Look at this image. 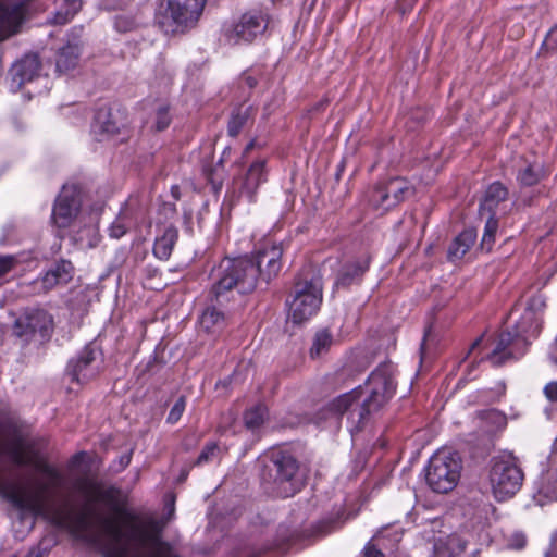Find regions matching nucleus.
Masks as SVG:
<instances>
[{
    "mask_svg": "<svg viewBox=\"0 0 557 557\" xmlns=\"http://www.w3.org/2000/svg\"><path fill=\"white\" fill-rule=\"evenodd\" d=\"M15 263V259L12 256H0V277L10 272Z\"/></svg>",
    "mask_w": 557,
    "mask_h": 557,
    "instance_id": "obj_41",
    "label": "nucleus"
},
{
    "mask_svg": "<svg viewBox=\"0 0 557 557\" xmlns=\"http://www.w3.org/2000/svg\"><path fill=\"white\" fill-rule=\"evenodd\" d=\"M394 369L389 363L379 366L369 376L364 388L358 387L334 399L330 410L347 413L348 420L359 426L368 414L382 408L394 395Z\"/></svg>",
    "mask_w": 557,
    "mask_h": 557,
    "instance_id": "obj_4",
    "label": "nucleus"
},
{
    "mask_svg": "<svg viewBox=\"0 0 557 557\" xmlns=\"http://www.w3.org/2000/svg\"><path fill=\"white\" fill-rule=\"evenodd\" d=\"M476 238L474 231L466 230L460 233L448 248V258L451 260L462 258L472 247Z\"/></svg>",
    "mask_w": 557,
    "mask_h": 557,
    "instance_id": "obj_24",
    "label": "nucleus"
},
{
    "mask_svg": "<svg viewBox=\"0 0 557 557\" xmlns=\"http://www.w3.org/2000/svg\"><path fill=\"white\" fill-rule=\"evenodd\" d=\"M523 473L512 455L494 458L490 472L493 495L499 502L509 499L521 487Z\"/></svg>",
    "mask_w": 557,
    "mask_h": 557,
    "instance_id": "obj_7",
    "label": "nucleus"
},
{
    "mask_svg": "<svg viewBox=\"0 0 557 557\" xmlns=\"http://www.w3.org/2000/svg\"><path fill=\"white\" fill-rule=\"evenodd\" d=\"M269 16L262 11H248L225 29V36L232 44H249L263 35Z\"/></svg>",
    "mask_w": 557,
    "mask_h": 557,
    "instance_id": "obj_12",
    "label": "nucleus"
},
{
    "mask_svg": "<svg viewBox=\"0 0 557 557\" xmlns=\"http://www.w3.org/2000/svg\"><path fill=\"white\" fill-rule=\"evenodd\" d=\"M128 224L127 216L125 214H119L109 227L110 237L120 239L127 232Z\"/></svg>",
    "mask_w": 557,
    "mask_h": 557,
    "instance_id": "obj_37",
    "label": "nucleus"
},
{
    "mask_svg": "<svg viewBox=\"0 0 557 557\" xmlns=\"http://www.w3.org/2000/svg\"><path fill=\"white\" fill-rule=\"evenodd\" d=\"M482 342V337L476 338L470 347L469 354H471Z\"/></svg>",
    "mask_w": 557,
    "mask_h": 557,
    "instance_id": "obj_47",
    "label": "nucleus"
},
{
    "mask_svg": "<svg viewBox=\"0 0 557 557\" xmlns=\"http://www.w3.org/2000/svg\"><path fill=\"white\" fill-rule=\"evenodd\" d=\"M78 47L76 45H67L62 48L57 59V70L66 73L74 69L78 61Z\"/></svg>",
    "mask_w": 557,
    "mask_h": 557,
    "instance_id": "obj_26",
    "label": "nucleus"
},
{
    "mask_svg": "<svg viewBox=\"0 0 557 557\" xmlns=\"http://www.w3.org/2000/svg\"><path fill=\"white\" fill-rule=\"evenodd\" d=\"M382 539V535L381 533L380 534H376L374 537H373V541H376L377 543L381 541Z\"/></svg>",
    "mask_w": 557,
    "mask_h": 557,
    "instance_id": "obj_51",
    "label": "nucleus"
},
{
    "mask_svg": "<svg viewBox=\"0 0 557 557\" xmlns=\"http://www.w3.org/2000/svg\"><path fill=\"white\" fill-rule=\"evenodd\" d=\"M461 462L456 453L438 450L429 463L426 482L436 493H448L456 485L460 478Z\"/></svg>",
    "mask_w": 557,
    "mask_h": 557,
    "instance_id": "obj_8",
    "label": "nucleus"
},
{
    "mask_svg": "<svg viewBox=\"0 0 557 557\" xmlns=\"http://www.w3.org/2000/svg\"><path fill=\"white\" fill-rule=\"evenodd\" d=\"M26 557H41L38 550H32Z\"/></svg>",
    "mask_w": 557,
    "mask_h": 557,
    "instance_id": "obj_49",
    "label": "nucleus"
},
{
    "mask_svg": "<svg viewBox=\"0 0 557 557\" xmlns=\"http://www.w3.org/2000/svg\"><path fill=\"white\" fill-rule=\"evenodd\" d=\"M546 304L542 296L532 297L512 331L499 334L487 360L495 367L511 359H518L527 351L531 341L536 338L542 327V313Z\"/></svg>",
    "mask_w": 557,
    "mask_h": 557,
    "instance_id": "obj_5",
    "label": "nucleus"
},
{
    "mask_svg": "<svg viewBox=\"0 0 557 557\" xmlns=\"http://www.w3.org/2000/svg\"><path fill=\"white\" fill-rule=\"evenodd\" d=\"M265 416L267 408L263 406H257L246 412L245 424L248 429L255 430L263 423Z\"/></svg>",
    "mask_w": 557,
    "mask_h": 557,
    "instance_id": "obj_34",
    "label": "nucleus"
},
{
    "mask_svg": "<svg viewBox=\"0 0 557 557\" xmlns=\"http://www.w3.org/2000/svg\"><path fill=\"white\" fill-rule=\"evenodd\" d=\"M509 545L516 549L523 548L525 545V536L522 533H515Z\"/></svg>",
    "mask_w": 557,
    "mask_h": 557,
    "instance_id": "obj_42",
    "label": "nucleus"
},
{
    "mask_svg": "<svg viewBox=\"0 0 557 557\" xmlns=\"http://www.w3.org/2000/svg\"><path fill=\"white\" fill-rule=\"evenodd\" d=\"M333 344V336L326 329L318 331L313 337L312 346L310 348V357L319 358L329 351Z\"/></svg>",
    "mask_w": 557,
    "mask_h": 557,
    "instance_id": "obj_27",
    "label": "nucleus"
},
{
    "mask_svg": "<svg viewBox=\"0 0 557 557\" xmlns=\"http://www.w3.org/2000/svg\"><path fill=\"white\" fill-rule=\"evenodd\" d=\"M185 407H186L185 398L180 397L176 400V403L173 405L172 409L170 410L166 421L171 424L176 423L181 419V417L185 410Z\"/></svg>",
    "mask_w": 557,
    "mask_h": 557,
    "instance_id": "obj_38",
    "label": "nucleus"
},
{
    "mask_svg": "<svg viewBox=\"0 0 557 557\" xmlns=\"http://www.w3.org/2000/svg\"><path fill=\"white\" fill-rule=\"evenodd\" d=\"M178 233L175 227L169 226L158 236L153 246V253L158 259L168 260L177 240Z\"/></svg>",
    "mask_w": 557,
    "mask_h": 557,
    "instance_id": "obj_22",
    "label": "nucleus"
},
{
    "mask_svg": "<svg viewBox=\"0 0 557 557\" xmlns=\"http://www.w3.org/2000/svg\"><path fill=\"white\" fill-rule=\"evenodd\" d=\"M389 201H392V199L389 197V194H387L385 185L377 186L370 196L371 205L384 211L389 210L391 208L394 207V205H388Z\"/></svg>",
    "mask_w": 557,
    "mask_h": 557,
    "instance_id": "obj_31",
    "label": "nucleus"
},
{
    "mask_svg": "<svg viewBox=\"0 0 557 557\" xmlns=\"http://www.w3.org/2000/svg\"><path fill=\"white\" fill-rule=\"evenodd\" d=\"M385 187L392 199L388 205H394V207L412 195L413 191L409 182L400 177L389 180Z\"/></svg>",
    "mask_w": 557,
    "mask_h": 557,
    "instance_id": "obj_25",
    "label": "nucleus"
},
{
    "mask_svg": "<svg viewBox=\"0 0 557 557\" xmlns=\"http://www.w3.org/2000/svg\"><path fill=\"white\" fill-rule=\"evenodd\" d=\"M95 359L96 351L90 347L84 348L78 358L71 360L67 366V373L72 380L84 383L95 376L97 373V368L92 366Z\"/></svg>",
    "mask_w": 557,
    "mask_h": 557,
    "instance_id": "obj_17",
    "label": "nucleus"
},
{
    "mask_svg": "<svg viewBox=\"0 0 557 557\" xmlns=\"http://www.w3.org/2000/svg\"><path fill=\"white\" fill-rule=\"evenodd\" d=\"M74 490L85 504L81 508L65 505L57 520L101 549L103 557H176L160 540L162 525L158 521H120L97 513L92 504L101 499L102 491L92 479H77Z\"/></svg>",
    "mask_w": 557,
    "mask_h": 557,
    "instance_id": "obj_1",
    "label": "nucleus"
},
{
    "mask_svg": "<svg viewBox=\"0 0 557 557\" xmlns=\"http://www.w3.org/2000/svg\"><path fill=\"white\" fill-rule=\"evenodd\" d=\"M248 84H249L250 87H252L255 85V82L252 79H249Z\"/></svg>",
    "mask_w": 557,
    "mask_h": 557,
    "instance_id": "obj_52",
    "label": "nucleus"
},
{
    "mask_svg": "<svg viewBox=\"0 0 557 557\" xmlns=\"http://www.w3.org/2000/svg\"><path fill=\"white\" fill-rule=\"evenodd\" d=\"M466 541L458 534L438 537L434 544V557H462Z\"/></svg>",
    "mask_w": 557,
    "mask_h": 557,
    "instance_id": "obj_18",
    "label": "nucleus"
},
{
    "mask_svg": "<svg viewBox=\"0 0 557 557\" xmlns=\"http://www.w3.org/2000/svg\"><path fill=\"white\" fill-rule=\"evenodd\" d=\"M98 216L92 214L89 218V224L84 232H79L77 240L86 247H96L100 240V235L97 227Z\"/></svg>",
    "mask_w": 557,
    "mask_h": 557,
    "instance_id": "obj_28",
    "label": "nucleus"
},
{
    "mask_svg": "<svg viewBox=\"0 0 557 557\" xmlns=\"http://www.w3.org/2000/svg\"><path fill=\"white\" fill-rule=\"evenodd\" d=\"M41 64L37 54H26L21 60L15 62L11 67V83L10 88L12 91H18L26 83L33 82L39 76Z\"/></svg>",
    "mask_w": 557,
    "mask_h": 557,
    "instance_id": "obj_14",
    "label": "nucleus"
},
{
    "mask_svg": "<svg viewBox=\"0 0 557 557\" xmlns=\"http://www.w3.org/2000/svg\"><path fill=\"white\" fill-rule=\"evenodd\" d=\"M225 315L215 306L207 307L199 318V326L208 334H216L225 326Z\"/></svg>",
    "mask_w": 557,
    "mask_h": 557,
    "instance_id": "obj_20",
    "label": "nucleus"
},
{
    "mask_svg": "<svg viewBox=\"0 0 557 557\" xmlns=\"http://www.w3.org/2000/svg\"><path fill=\"white\" fill-rule=\"evenodd\" d=\"M507 197V189L500 183H493L487 188L484 199L480 206L481 216L485 214H494L495 208Z\"/></svg>",
    "mask_w": 557,
    "mask_h": 557,
    "instance_id": "obj_21",
    "label": "nucleus"
},
{
    "mask_svg": "<svg viewBox=\"0 0 557 557\" xmlns=\"http://www.w3.org/2000/svg\"><path fill=\"white\" fill-rule=\"evenodd\" d=\"M117 131L116 123L112 120L111 112L108 109H100L95 116L92 124V133L98 140L115 134Z\"/></svg>",
    "mask_w": 557,
    "mask_h": 557,
    "instance_id": "obj_23",
    "label": "nucleus"
},
{
    "mask_svg": "<svg viewBox=\"0 0 557 557\" xmlns=\"http://www.w3.org/2000/svg\"><path fill=\"white\" fill-rule=\"evenodd\" d=\"M542 176L543 171L541 164L539 162H533L519 172L518 180L522 185L532 186L539 183Z\"/></svg>",
    "mask_w": 557,
    "mask_h": 557,
    "instance_id": "obj_30",
    "label": "nucleus"
},
{
    "mask_svg": "<svg viewBox=\"0 0 557 557\" xmlns=\"http://www.w3.org/2000/svg\"><path fill=\"white\" fill-rule=\"evenodd\" d=\"M171 123V115L166 104H159L154 111L153 126L157 131L165 129Z\"/></svg>",
    "mask_w": 557,
    "mask_h": 557,
    "instance_id": "obj_35",
    "label": "nucleus"
},
{
    "mask_svg": "<svg viewBox=\"0 0 557 557\" xmlns=\"http://www.w3.org/2000/svg\"><path fill=\"white\" fill-rule=\"evenodd\" d=\"M546 557H557V532L552 537V546L546 553Z\"/></svg>",
    "mask_w": 557,
    "mask_h": 557,
    "instance_id": "obj_44",
    "label": "nucleus"
},
{
    "mask_svg": "<svg viewBox=\"0 0 557 557\" xmlns=\"http://www.w3.org/2000/svg\"><path fill=\"white\" fill-rule=\"evenodd\" d=\"M364 557H383V554L375 548L374 544L369 543L364 548Z\"/></svg>",
    "mask_w": 557,
    "mask_h": 557,
    "instance_id": "obj_43",
    "label": "nucleus"
},
{
    "mask_svg": "<svg viewBox=\"0 0 557 557\" xmlns=\"http://www.w3.org/2000/svg\"><path fill=\"white\" fill-rule=\"evenodd\" d=\"M544 396L550 403H557V381L548 382L543 388Z\"/></svg>",
    "mask_w": 557,
    "mask_h": 557,
    "instance_id": "obj_40",
    "label": "nucleus"
},
{
    "mask_svg": "<svg viewBox=\"0 0 557 557\" xmlns=\"http://www.w3.org/2000/svg\"><path fill=\"white\" fill-rule=\"evenodd\" d=\"M206 0H165L160 7L158 21L165 33H183L196 25Z\"/></svg>",
    "mask_w": 557,
    "mask_h": 557,
    "instance_id": "obj_6",
    "label": "nucleus"
},
{
    "mask_svg": "<svg viewBox=\"0 0 557 557\" xmlns=\"http://www.w3.org/2000/svg\"><path fill=\"white\" fill-rule=\"evenodd\" d=\"M82 195L75 185H64L59 194L53 209L52 223L58 228H66L74 223H82L84 220L81 212Z\"/></svg>",
    "mask_w": 557,
    "mask_h": 557,
    "instance_id": "obj_11",
    "label": "nucleus"
},
{
    "mask_svg": "<svg viewBox=\"0 0 557 557\" xmlns=\"http://www.w3.org/2000/svg\"><path fill=\"white\" fill-rule=\"evenodd\" d=\"M273 465L276 471L275 483L278 485L277 495L293 496L299 488V483L296 480L297 461L289 455H281L274 459Z\"/></svg>",
    "mask_w": 557,
    "mask_h": 557,
    "instance_id": "obj_13",
    "label": "nucleus"
},
{
    "mask_svg": "<svg viewBox=\"0 0 557 557\" xmlns=\"http://www.w3.org/2000/svg\"><path fill=\"white\" fill-rule=\"evenodd\" d=\"M268 181V170L265 160L252 162L242 177L239 193L252 202L261 185Z\"/></svg>",
    "mask_w": 557,
    "mask_h": 557,
    "instance_id": "obj_15",
    "label": "nucleus"
},
{
    "mask_svg": "<svg viewBox=\"0 0 557 557\" xmlns=\"http://www.w3.org/2000/svg\"><path fill=\"white\" fill-rule=\"evenodd\" d=\"M0 455H8L18 466H30L47 476L46 483L24 484L8 480L0 473V496L23 513L44 515L47 496L63 484V475L50 466L37 451L35 445L16 431L0 428Z\"/></svg>",
    "mask_w": 557,
    "mask_h": 557,
    "instance_id": "obj_2",
    "label": "nucleus"
},
{
    "mask_svg": "<svg viewBox=\"0 0 557 557\" xmlns=\"http://www.w3.org/2000/svg\"><path fill=\"white\" fill-rule=\"evenodd\" d=\"M547 40L557 45V26L549 30L547 35Z\"/></svg>",
    "mask_w": 557,
    "mask_h": 557,
    "instance_id": "obj_45",
    "label": "nucleus"
},
{
    "mask_svg": "<svg viewBox=\"0 0 557 557\" xmlns=\"http://www.w3.org/2000/svg\"><path fill=\"white\" fill-rule=\"evenodd\" d=\"M248 119L247 110L242 111L238 110L237 112L233 113L231 116V120L228 122L227 132L230 136H236L245 125L246 121Z\"/></svg>",
    "mask_w": 557,
    "mask_h": 557,
    "instance_id": "obj_36",
    "label": "nucleus"
},
{
    "mask_svg": "<svg viewBox=\"0 0 557 557\" xmlns=\"http://www.w3.org/2000/svg\"><path fill=\"white\" fill-rule=\"evenodd\" d=\"M487 216L483 236H482V247L490 250L494 244L495 235L497 232L498 223L494 218V214H485Z\"/></svg>",
    "mask_w": 557,
    "mask_h": 557,
    "instance_id": "obj_33",
    "label": "nucleus"
},
{
    "mask_svg": "<svg viewBox=\"0 0 557 557\" xmlns=\"http://www.w3.org/2000/svg\"><path fill=\"white\" fill-rule=\"evenodd\" d=\"M321 301L322 285L319 277L298 282L294 296L288 301V320L294 324H301L318 312Z\"/></svg>",
    "mask_w": 557,
    "mask_h": 557,
    "instance_id": "obj_9",
    "label": "nucleus"
},
{
    "mask_svg": "<svg viewBox=\"0 0 557 557\" xmlns=\"http://www.w3.org/2000/svg\"><path fill=\"white\" fill-rule=\"evenodd\" d=\"M256 146V141L255 140H251L245 148V153H247L248 151H250L251 149H253V147Z\"/></svg>",
    "mask_w": 557,
    "mask_h": 557,
    "instance_id": "obj_48",
    "label": "nucleus"
},
{
    "mask_svg": "<svg viewBox=\"0 0 557 557\" xmlns=\"http://www.w3.org/2000/svg\"><path fill=\"white\" fill-rule=\"evenodd\" d=\"M534 500L543 506L557 499V480L554 474H542L535 482Z\"/></svg>",
    "mask_w": 557,
    "mask_h": 557,
    "instance_id": "obj_19",
    "label": "nucleus"
},
{
    "mask_svg": "<svg viewBox=\"0 0 557 557\" xmlns=\"http://www.w3.org/2000/svg\"><path fill=\"white\" fill-rule=\"evenodd\" d=\"M73 274V265L71 262L62 260L51 267L42 276L37 278L35 283L36 293H47L58 285L66 284Z\"/></svg>",
    "mask_w": 557,
    "mask_h": 557,
    "instance_id": "obj_16",
    "label": "nucleus"
},
{
    "mask_svg": "<svg viewBox=\"0 0 557 557\" xmlns=\"http://www.w3.org/2000/svg\"><path fill=\"white\" fill-rule=\"evenodd\" d=\"M131 462V456L129 455H125L121 458V468H125L126 466H128Z\"/></svg>",
    "mask_w": 557,
    "mask_h": 557,
    "instance_id": "obj_46",
    "label": "nucleus"
},
{
    "mask_svg": "<svg viewBox=\"0 0 557 557\" xmlns=\"http://www.w3.org/2000/svg\"><path fill=\"white\" fill-rule=\"evenodd\" d=\"M54 329L52 315L40 308L25 309L13 324V334L25 342L39 336L45 339L51 336Z\"/></svg>",
    "mask_w": 557,
    "mask_h": 557,
    "instance_id": "obj_10",
    "label": "nucleus"
},
{
    "mask_svg": "<svg viewBox=\"0 0 557 557\" xmlns=\"http://www.w3.org/2000/svg\"><path fill=\"white\" fill-rule=\"evenodd\" d=\"M116 27H117V29H120V30H127V29H128L127 27H122V26L120 25V22H116Z\"/></svg>",
    "mask_w": 557,
    "mask_h": 557,
    "instance_id": "obj_50",
    "label": "nucleus"
},
{
    "mask_svg": "<svg viewBox=\"0 0 557 557\" xmlns=\"http://www.w3.org/2000/svg\"><path fill=\"white\" fill-rule=\"evenodd\" d=\"M61 7L55 13L54 23L64 24L69 22L81 9V0H60Z\"/></svg>",
    "mask_w": 557,
    "mask_h": 557,
    "instance_id": "obj_29",
    "label": "nucleus"
},
{
    "mask_svg": "<svg viewBox=\"0 0 557 557\" xmlns=\"http://www.w3.org/2000/svg\"><path fill=\"white\" fill-rule=\"evenodd\" d=\"M282 249L271 246L259 251L257 264L247 257L225 259L220 263L218 281L212 287V295L219 304L224 300V294L237 288L246 294L255 289L260 274L265 281L276 276L281 270Z\"/></svg>",
    "mask_w": 557,
    "mask_h": 557,
    "instance_id": "obj_3",
    "label": "nucleus"
},
{
    "mask_svg": "<svg viewBox=\"0 0 557 557\" xmlns=\"http://www.w3.org/2000/svg\"><path fill=\"white\" fill-rule=\"evenodd\" d=\"M219 451H220V449L216 446V444H214V443L208 444L203 448L201 454L199 455V457L197 459V463L201 465V463H206V462L213 460L215 457H218Z\"/></svg>",
    "mask_w": 557,
    "mask_h": 557,
    "instance_id": "obj_39",
    "label": "nucleus"
},
{
    "mask_svg": "<svg viewBox=\"0 0 557 557\" xmlns=\"http://www.w3.org/2000/svg\"><path fill=\"white\" fill-rule=\"evenodd\" d=\"M367 268L368 262L350 265L338 275L336 285L346 286L350 284L354 277L361 275L367 270Z\"/></svg>",
    "mask_w": 557,
    "mask_h": 557,
    "instance_id": "obj_32",
    "label": "nucleus"
}]
</instances>
